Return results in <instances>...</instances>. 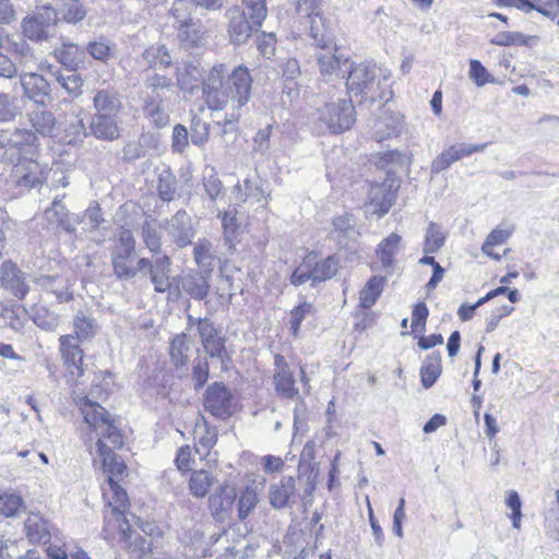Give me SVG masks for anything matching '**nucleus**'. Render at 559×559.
<instances>
[{"label": "nucleus", "mask_w": 559, "mask_h": 559, "mask_svg": "<svg viewBox=\"0 0 559 559\" xmlns=\"http://www.w3.org/2000/svg\"><path fill=\"white\" fill-rule=\"evenodd\" d=\"M252 83L248 68L238 66L229 72L226 64L216 63L202 80V96L212 115L224 112L226 127L240 119L251 98Z\"/></svg>", "instance_id": "f257e3e1"}, {"label": "nucleus", "mask_w": 559, "mask_h": 559, "mask_svg": "<svg viewBox=\"0 0 559 559\" xmlns=\"http://www.w3.org/2000/svg\"><path fill=\"white\" fill-rule=\"evenodd\" d=\"M96 453L104 472L108 474V486L110 491H104V496L107 499L104 515L105 532L109 534L119 532L122 535L128 536V532L130 531V526L126 519L128 496L126 490L115 480V478H119L124 475L127 466L123 461L119 460V456L109 448V445L103 442V440L96 442Z\"/></svg>", "instance_id": "f03ea898"}, {"label": "nucleus", "mask_w": 559, "mask_h": 559, "mask_svg": "<svg viewBox=\"0 0 559 559\" xmlns=\"http://www.w3.org/2000/svg\"><path fill=\"white\" fill-rule=\"evenodd\" d=\"M386 78L382 70L371 62L352 63L346 86L350 94L365 95L371 99H389L390 92L384 91Z\"/></svg>", "instance_id": "7ed1b4c3"}, {"label": "nucleus", "mask_w": 559, "mask_h": 559, "mask_svg": "<svg viewBox=\"0 0 559 559\" xmlns=\"http://www.w3.org/2000/svg\"><path fill=\"white\" fill-rule=\"evenodd\" d=\"M80 411L84 421L98 435L97 442L103 440L105 443V439L108 440L112 451L122 447L123 437L110 414L102 405L85 397L80 403Z\"/></svg>", "instance_id": "20e7f679"}, {"label": "nucleus", "mask_w": 559, "mask_h": 559, "mask_svg": "<svg viewBox=\"0 0 559 559\" xmlns=\"http://www.w3.org/2000/svg\"><path fill=\"white\" fill-rule=\"evenodd\" d=\"M318 120L332 133L348 130L355 121V108L350 100L325 104L318 109Z\"/></svg>", "instance_id": "39448f33"}, {"label": "nucleus", "mask_w": 559, "mask_h": 559, "mask_svg": "<svg viewBox=\"0 0 559 559\" xmlns=\"http://www.w3.org/2000/svg\"><path fill=\"white\" fill-rule=\"evenodd\" d=\"M58 22V13L51 7H44L37 12L24 17L21 26L23 34L31 40H46L51 36V29Z\"/></svg>", "instance_id": "423d86ee"}, {"label": "nucleus", "mask_w": 559, "mask_h": 559, "mask_svg": "<svg viewBox=\"0 0 559 559\" xmlns=\"http://www.w3.org/2000/svg\"><path fill=\"white\" fill-rule=\"evenodd\" d=\"M49 171L47 165H40L37 160L24 158L13 166L11 178L16 186L29 189L41 183Z\"/></svg>", "instance_id": "0eeeda50"}, {"label": "nucleus", "mask_w": 559, "mask_h": 559, "mask_svg": "<svg viewBox=\"0 0 559 559\" xmlns=\"http://www.w3.org/2000/svg\"><path fill=\"white\" fill-rule=\"evenodd\" d=\"M171 262L167 255L158 257L153 262L141 258L138 261L139 271H145L150 275L154 289L158 293H165L171 287L170 282Z\"/></svg>", "instance_id": "6e6552de"}, {"label": "nucleus", "mask_w": 559, "mask_h": 559, "mask_svg": "<svg viewBox=\"0 0 559 559\" xmlns=\"http://www.w3.org/2000/svg\"><path fill=\"white\" fill-rule=\"evenodd\" d=\"M204 407L215 417H229L233 414V395L225 385L215 382L206 390Z\"/></svg>", "instance_id": "1a4fd4ad"}, {"label": "nucleus", "mask_w": 559, "mask_h": 559, "mask_svg": "<svg viewBox=\"0 0 559 559\" xmlns=\"http://www.w3.org/2000/svg\"><path fill=\"white\" fill-rule=\"evenodd\" d=\"M487 147L486 143L483 144H467L457 143L449 146L441 154H439L432 162L431 168L433 173H440L448 169L453 163L468 157L474 153L484 152Z\"/></svg>", "instance_id": "9d476101"}, {"label": "nucleus", "mask_w": 559, "mask_h": 559, "mask_svg": "<svg viewBox=\"0 0 559 559\" xmlns=\"http://www.w3.org/2000/svg\"><path fill=\"white\" fill-rule=\"evenodd\" d=\"M225 16L228 20L227 32L230 41L235 45L243 44L251 35V20L248 21L245 11L239 5L226 10Z\"/></svg>", "instance_id": "9b49d317"}, {"label": "nucleus", "mask_w": 559, "mask_h": 559, "mask_svg": "<svg viewBox=\"0 0 559 559\" xmlns=\"http://www.w3.org/2000/svg\"><path fill=\"white\" fill-rule=\"evenodd\" d=\"M269 501L272 508L280 510L287 508L296 501V486L293 476H283L269 487Z\"/></svg>", "instance_id": "f8f14e48"}, {"label": "nucleus", "mask_w": 559, "mask_h": 559, "mask_svg": "<svg viewBox=\"0 0 559 559\" xmlns=\"http://www.w3.org/2000/svg\"><path fill=\"white\" fill-rule=\"evenodd\" d=\"M0 280L2 287L15 297L22 299L27 295L29 288L25 280V275L11 261L2 263L0 269Z\"/></svg>", "instance_id": "ddd939ff"}, {"label": "nucleus", "mask_w": 559, "mask_h": 559, "mask_svg": "<svg viewBox=\"0 0 559 559\" xmlns=\"http://www.w3.org/2000/svg\"><path fill=\"white\" fill-rule=\"evenodd\" d=\"M368 200L365 205L366 212L380 217L391 209L394 202V195L389 185L374 183L371 185L369 189Z\"/></svg>", "instance_id": "4468645a"}, {"label": "nucleus", "mask_w": 559, "mask_h": 559, "mask_svg": "<svg viewBox=\"0 0 559 559\" xmlns=\"http://www.w3.org/2000/svg\"><path fill=\"white\" fill-rule=\"evenodd\" d=\"M79 341L72 334L62 335L59 338L60 353L64 364L69 367L73 377L83 376L82 361L83 350L79 345Z\"/></svg>", "instance_id": "2eb2a0df"}, {"label": "nucleus", "mask_w": 559, "mask_h": 559, "mask_svg": "<svg viewBox=\"0 0 559 559\" xmlns=\"http://www.w3.org/2000/svg\"><path fill=\"white\" fill-rule=\"evenodd\" d=\"M167 231L171 240L179 247L185 248L194 236L191 217L182 211L177 212L167 223Z\"/></svg>", "instance_id": "dca6fc26"}, {"label": "nucleus", "mask_w": 559, "mask_h": 559, "mask_svg": "<svg viewBox=\"0 0 559 559\" xmlns=\"http://www.w3.org/2000/svg\"><path fill=\"white\" fill-rule=\"evenodd\" d=\"M21 85L24 96L37 105L46 106V99L50 97L49 83L37 73H24L21 75Z\"/></svg>", "instance_id": "f3484780"}, {"label": "nucleus", "mask_w": 559, "mask_h": 559, "mask_svg": "<svg viewBox=\"0 0 559 559\" xmlns=\"http://www.w3.org/2000/svg\"><path fill=\"white\" fill-rule=\"evenodd\" d=\"M197 331L201 337L205 352L211 357L223 359L224 355L226 354L224 340L217 335V331L213 323L209 319L204 318L199 322V328Z\"/></svg>", "instance_id": "a211bd4d"}, {"label": "nucleus", "mask_w": 559, "mask_h": 559, "mask_svg": "<svg viewBox=\"0 0 559 559\" xmlns=\"http://www.w3.org/2000/svg\"><path fill=\"white\" fill-rule=\"evenodd\" d=\"M26 536L33 544H47L51 537V524L39 513H29L25 520Z\"/></svg>", "instance_id": "6ab92c4d"}, {"label": "nucleus", "mask_w": 559, "mask_h": 559, "mask_svg": "<svg viewBox=\"0 0 559 559\" xmlns=\"http://www.w3.org/2000/svg\"><path fill=\"white\" fill-rule=\"evenodd\" d=\"M277 371L274 374V383L276 391L285 397L293 399L298 395L299 391L295 386L294 373L284 361L283 357H275Z\"/></svg>", "instance_id": "aec40b11"}, {"label": "nucleus", "mask_w": 559, "mask_h": 559, "mask_svg": "<svg viewBox=\"0 0 559 559\" xmlns=\"http://www.w3.org/2000/svg\"><path fill=\"white\" fill-rule=\"evenodd\" d=\"M95 115L117 116L122 110L119 94L115 91L100 90L93 98Z\"/></svg>", "instance_id": "412c9836"}, {"label": "nucleus", "mask_w": 559, "mask_h": 559, "mask_svg": "<svg viewBox=\"0 0 559 559\" xmlns=\"http://www.w3.org/2000/svg\"><path fill=\"white\" fill-rule=\"evenodd\" d=\"M200 74L199 66L193 62L179 66L176 70L178 88L183 93L193 94L200 85Z\"/></svg>", "instance_id": "4be33fe9"}, {"label": "nucleus", "mask_w": 559, "mask_h": 559, "mask_svg": "<svg viewBox=\"0 0 559 559\" xmlns=\"http://www.w3.org/2000/svg\"><path fill=\"white\" fill-rule=\"evenodd\" d=\"M178 27V38L188 48L201 47L206 43V32L199 21H190Z\"/></svg>", "instance_id": "5701e85b"}, {"label": "nucleus", "mask_w": 559, "mask_h": 559, "mask_svg": "<svg viewBox=\"0 0 559 559\" xmlns=\"http://www.w3.org/2000/svg\"><path fill=\"white\" fill-rule=\"evenodd\" d=\"M210 272H192L183 276L181 285L182 289L191 297L202 300L209 294Z\"/></svg>", "instance_id": "b1692460"}, {"label": "nucleus", "mask_w": 559, "mask_h": 559, "mask_svg": "<svg viewBox=\"0 0 559 559\" xmlns=\"http://www.w3.org/2000/svg\"><path fill=\"white\" fill-rule=\"evenodd\" d=\"M36 283L44 289L55 294L59 302H66L72 298L70 282L63 276L43 275L36 278Z\"/></svg>", "instance_id": "393cba45"}, {"label": "nucleus", "mask_w": 559, "mask_h": 559, "mask_svg": "<svg viewBox=\"0 0 559 559\" xmlns=\"http://www.w3.org/2000/svg\"><path fill=\"white\" fill-rule=\"evenodd\" d=\"M297 12L305 14L311 19L310 32L316 44L321 48H326L329 45L321 34V29L316 25V19L322 21L321 14L318 10L317 0H298Z\"/></svg>", "instance_id": "a878e982"}, {"label": "nucleus", "mask_w": 559, "mask_h": 559, "mask_svg": "<svg viewBox=\"0 0 559 559\" xmlns=\"http://www.w3.org/2000/svg\"><path fill=\"white\" fill-rule=\"evenodd\" d=\"M91 128L94 135L102 140L112 141L120 135L117 116L95 115Z\"/></svg>", "instance_id": "bb28decb"}, {"label": "nucleus", "mask_w": 559, "mask_h": 559, "mask_svg": "<svg viewBox=\"0 0 559 559\" xmlns=\"http://www.w3.org/2000/svg\"><path fill=\"white\" fill-rule=\"evenodd\" d=\"M264 483L265 479L261 477L258 485H249L240 493L238 499V516L240 520H245L259 503L260 491L262 490Z\"/></svg>", "instance_id": "cd10ccee"}, {"label": "nucleus", "mask_w": 559, "mask_h": 559, "mask_svg": "<svg viewBox=\"0 0 559 559\" xmlns=\"http://www.w3.org/2000/svg\"><path fill=\"white\" fill-rule=\"evenodd\" d=\"M45 218L49 224L61 226L68 233L75 230L76 221L70 218L66 206L58 198H56L51 206L45 211Z\"/></svg>", "instance_id": "c85d7f7f"}, {"label": "nucleus", "mask_w": 559, "mask_h": 559, "mask_svg": "<svg viewBox=\"0 0 559 559\" xmlns=\"http://www.w3.org/2000/svg\"><path fill=\"white\" fill-rule=\"evenodd\" d=\"M55 56L64 67L75 70L84 62L85 49L73 43H64L55 50Z\"/></svg>", "instance_id": "c756f323"}, {"label": "nucleus", "mask_w": 559, "mask_h": 559, "mask_svg": "<svg viewBox=\"0 0 559 559\" xmlns=\"http://www.w3.org/2000/svg\"><path fill=\"white\" fill-rule=\"evenodd\" d=\"M215 483V477L205 469L193 471L188 480L189 492L195 498H204Z\"/></svg>", "instance_id": "7c9ffc66"}, {"label": "nucleus", "mask_w": 559, "mask_h": 559, "mask_svg": "<svg viewBox=\"0 0 559 559\" xmlns=\"http://www.w3.org/2000/svg\"><path fill=\"white\" fill-rule=\"evenodd\" d=\"M74 335L80 341H87L96 335L98 325L93 316L84 310L75 313L73 319Z\"/></svg>", "instance_id": "2f4dec72"}, {"label": "nucleus", "mask_w": 559, "mask_h": 559, "mask_svg": "<svg viewBox=\"0 0 559 559\" xmlns=\"http://www.w3.org/2000/svg\"><path fill=\"white\" fill-rule=\"evenodd\" d=\"M514 231V225H508L506 227L498 226L492 229L487 236L485 242L481 246V252L495 260H500L501 257L492 250L495 246L504 243Z\"/></svg>", "instance_id": "473e14b6"}, {"label": "nucleus", "mask_w": 559, "mask_h": 559, "mask_svg": "<svg viewBox=\"0 0 559 559\" xmlns=\"http://www.w3.org/2000/svg\"><path fill=\"white\" fill-rule=\"evenodd\" d=\"M490 43L497 46H527L534 47L538 43V37L534 35H525L520 32H499Z\"/></svg>", "instance_id": "72a5a7b5"}, {"label": "nucleus", "mask_w": 559, "mask_h": 559, "mask_svg": "<svg viewBox=\"0 0 559 559\" xmlns=\"http://www.w3.org/2000/svg\"><path fill=\"white\" fill-rule=\"evenodd\" d=\"M133 253H126L120 251H114L112 253V266L116 276L119 280H131L139 271L138 264H133Z\"/></svg>", "instance_id": "f704fd0d"}, {"label": "nucleus", "mask_w": 559, "mask_h": 559, "mask_svg": "<svg viewBox=\"0 0 559 559\" xmlns=\"http://www.w3.org/2000/svg\"><path fill=\"white\" fill-rule=\"evenodd\" d=\"M401 242L402 237L392 233L379 243L377 257L383 267H389L393 264L394 257L401 248Z\"/></svg>", "instance_id": "c9c22d12"}, {"label": "nucleus", "mask_w": 559, "mask_h": 559, "mask_svg": "<svg viewBox=\"0 0 559 559\" xmlns=\"http://www.w3.org/2000/svg\"><path fill=\"white\" fill-rule=\"evenodd\" d=\"M82 108L79 106H72L71 114L64 122V132L68 134L69 142L74 140H81L86 135V127L82 117Z\"/></svg>", "instance_id": "e433bc0d"}, {"label": "nucleus", "mask_w": 559, "mask_h": 559, "mask_svg": "<svg viewBox=\"0 0 559 559\" xmlns=\"http://www.w3.org/2000/svg\"><path fill=\"white\" fill-rule=\"evenodd\" d=\"M191 352V346L188 342V336L186 333L177 334L171 343H170V359L171 362L177 367H182L187 364L189 359V355Z\"/></svg>", "instance_id": "4c0bfd02"}, {"label": "nucleus", "mask_w": 559, "mask_h": 559, "mask_svg": "<svg viewBox=\"0 0 559 559\" xmlns=\"http://www.w3.org/2000/svg\"><path fill=\"white\" fill-rule=\"evenodd\" d=\"M441 373L440 353L430 354L420 368V378L423 385L428 389L435 384Z\"/></svg>", "instance_id": "58836bf2"}, {"label": "nucleus", "mask_w": 559, "mask_h": 559, "mask_svg": "<svg viewBox=\"0 0 559 559\" xmlns=\"http://www.w3.org/2000/svg\"><path fill=\"white\" fill-rule=\"evenodd\" d=\"M28 120L34 130L41 135H51L56 128V118L50 111L34 110L28 115Z\"/></svg>", "instance_id": "ea45409f"}, {"label": "nucleus", "mask_w": 559, "mask_h": 559, "mask_svg": "<svg viewBox=\"0 0 559 559\" xmlns=\"http://www.w3.org/2000/svg\"><path fill=\"white\" fill-rule=\"evenodd\" d=\"M143 59L148 68H167L173 62L170 52L164 45H153L145 49Z\"/></svg>", "instance_id": "a19ab883"}, {"label": "nucleus", "mask_w": 559, "mask_h": 559, "mask_svg": "<svg viewBox=\"0 0 559 559\" xmlns=\"http://www.w3.org/2000/svg\"><path fill=\"white\" fill-rule=\"evenodd\" d=\"M382 277H371L359 293V306L369 309L374 305L383 290Z\"/></svg>", "instance_id": "79ce46f5"}, {"label": "nucleus", "mask_w": 559, "mask_h": 559, "mask_svg": "<svg viewBox=\"0 0 559 559\" xmlns=\"http://www.w3.org/2000/svg\"><path fill=\"white\" fill-rule=\"evenodd\" d=\"M312 285L331 278L337 272V262L333 257H329L320 262H313L311 258Z\"/></svg>", "instance_id": "37998d69"}, {"label": "nucleus", "mask_w": 559, "mask_h": 559, "mask_svg": "<svg viewBox=\"0 0 559 559\" xmlns=\"http://www.w3.org/2000/svg\"><path fill=\"white\" fill-rule=\"evenodd\" d=\"M445 234L442 228L431 222L426 230L424 252L426 254L438 252L444 245Z\"/></svg>", "instance_id": "c03bdc74"}, {"label": "nucleus", "mask_w": 559, "mask_h": 559, "mask_svg": "<svg viewBox=\"0 0 559 559\" xmlns=\"http://www.w3.org/2000/svg\"><path fill=\"white\" fill-rule=\"evenodd\" d=\"M20 115H22V108L17 97L0 93V122L12 121Z\"/></svg>", "instance_id": "a18cd8bd"}, {"label": "nucleus", "mask_w": 559, "mask_h": 559, "mask_svg": "<svg viewBox=\"0 0 559 559\" xmlns=\"http://www.w3.org/2000/svg\"><path fill=\"white\" fill-rule=\"evenodd\" d=\"M193 255L197 264L203 267H211L216 259L212 243L207 239H199L195 242Z\"/></svg>", "instance_id": "49530a36"}, {"label": "nucleus", "mask_w": 559, "mask_h": 559, "mask_svg": "<svg viewBox=\"0 0 559 559\" xmlns=\"http://www.w3.org/2000/svg\"><path fill=\"white\" fill-rule=\"evenodd\" d=\"M318 64L322 75H332L336 73L342 66H346L347 59L332 52H322L318 55Z\"/></svg>", "instance_id": "de8ad7c7"}, {"label": "nucleus", "mask_w": 559, "mask_h": 559, "mask_svg": "<svg viewBox=\"0 0 559 559\" xmlns=\"http://www.w3.org/2000/svg\"><path fill=\"white\" fill-rule=\"evenodd\" d=\"M24 509L23 499L14 493L0 496V513L7 518L19 516Z\"/></svg>", "instance_id": "09e8293b"}, {"label": "nucleus", "mask_w": 559, "mask_h": 559, "mask_svg": "<svg viewBox=\"0 0 559 559\" xmlns=\"http://www.w3.org/2000/svg\"><path fill=\"white\" fill-rule=\"evenodd\" d=\"M468 76L478 87L496 83L493 75L488 72L480 61L474 59L469 61Z\"/></svg>", "instance_id": "8fccbe9b"}, {"label": "nucleus", "mask_w": 559, "mask_h": 559, "mask_svg": "<svg viewBox=\"0 0 559 559\" xmlns=\"http://www.w3.org/2000/svg\"><path fill=\"white\" fill-rule=\"evenodd\" d=\"M242 3L249 11L251 23L261 26L267 14L265 0H242Z\"/></svg>", "instance_id": "3c124183"}, {"label": "nucleus", "mask_w": 559, "mask_h": 559, "mask_svg": "<svg viewBox=\"0 0 559 559\" xmlns=\"http://www.w3.org/2000/svg\"><path fill=\"white\" fill-rule=\"evenodd\" d=\"M195 435L198 444L201 445L204 451H209L217 442L216 429L214 427H209L206 423H203V425L197 424Z\"/></svg>", "instance_id": "603ef678"}, {"label": "nucleus", "mask_w": 559, "mask_h": 559, "mask_svg": "<svg viewBox=\"0 0 559 559\" xmlns=\"http://www.w3.org/2000/svg\"><path fill=\"white\" fill-rule=\"evenodd\" d=\"M114 49L115 46L106 39L90 43L86 47L87 52L99 61H107L112 56Z\"/></svg>", "instance_id": "864d4df0"}, {"label": "nucleus", "mask_w": 559, "mask_h": 559, "mask_svg": "<svg viewBox=\"0 0 559 559\" xmlns=\"http://www.w3.org/2000/svg\"><path fill=\"white\" fill-rule=\"evenodd\" d=\"M145 115L151 119V121L157 127L163 128L169 121V116L165 111L160 102H148L145 107Z\"/></svg>", "instance_id": "5fc2aeb1"}, {"label": "nucleus", "mask_w": 559, "mask_h": 559, "mask_svg": "<svg viewBox=\"0 0 559 559\" xmlns=\"http://www.w3.org/2000/svg\"><path fill=\"white\" fill-rule=\"evenodd\" d=\"M192 4L188 0H174L170 9L173 17L177 22V26L187 24L191 19Z\"/></svg>", "instance_id": "6e6d98bb"}, {"label": "nucleus", "mask_w": 559, "mask_h": 559, "mask_svg": "<svg viewBox=\"0 0 559 559\" xmlns=\"http://www.w3.org/2000/svg\"><path fill=\"white\" fill-rule=\"evenodd\" d=\"M58 83L66 90V92L72 97H79L82 93L83 81L80 75L75 73H69L67 75L59 74L57 76Z\"/></svg>", "instance_id": "4d7b16f0"}, {"label": "nucleus", "mask_w": 559, "mask_h": 559, "mask_svg": "<svg viewBox=\"0 0 559 559\" xmlns=\"http://www.w3.org/2000/svg\"><path fill=\"white\" fill-rule=\"evenodd\" d=\"M158 194L162 200L170 201L175 194V177L168 170H163L158 177Z\"/></svg>", "instance_id": "13d9d810"}, {"label": "nucleus", "mask_w": 559, "mask_h": 559, "mask_svg": "<svg viewBox=\"0 0 559 559\" xmlns=\"http://www.w3.org/2000/svg\"><path fill=\"white\" fill-rule=\"evenodd\" d=\"M312 311V304L304 301L299 306L295 307L290 311V331L296 336L298 334L300 324L307 314H310Z\"/></svg>", "instance_id": "bf43d9fd"}, {"label": "nucleus", "mask_w": 559, "mask_h": 559, "mask_svg": "<svg viewBox=\"0 0 559 559\" xmlns=\"http://www.w3.org/2000/svg\"><path fill=\"white\" fill-rule=\"evenodd\" d=\"M8 141L13 146H35L37 143V136L29 130L15 129Z\"/></svg>", "instance_id": "052dcab7"}, {"label": "nucleus", "mask_w": 559, "mask_h": 559, "mask_svg": "<svg viewBox=\"0 0 559 559\" xmlns=\"http://www.w3.org/2000/svg\"><path fill=\"white\" fill-rule=\"evenodd\" d=\"M62 17L68 23H78L82 21L86 14L83 5L79 2L69 1L64 4L62 11Z\"/></svg>", "instance_id": "680f3d73"}, {"label": "nucleus", "mask_w": 559, "mask_h": 559, "mask_svg": "<svg viewBox=\"0 0 559 559\" xmlns=\"http://www.w3.org/2000/svg\"><path fill=\"white\" fill-rule=\"evenodd\" d=\"M221 491L219 496H212L210 501L212 507L223 511L231 507L236 495L234 488H228L227 486H222Z\"/></svg>", "instance_id": "e2e57ef3"}, {"label": "nucleus", "mask_w": 559, "mask_h": 559, "mask_svg": "<svg viewBox=\"0 0 559 559\" xmlns=\"http://www.w3.org/2000/svg\"><path fill=\"white\" fill-rule=\"evenodd\" d=\"M292 284L298 286L307 283L308 281L312 282V270H311V257H308L301 265H299L290 277Z\"/></svg>", "instance_id": "0e129e2a"}, {"label": "nucleus", "mask_w": 559, "mask_h": 559, "mask_svg": "<svg viewBox=\"0 0 559 559\" xmlns=\"http://www.w3.org/2000/svg\"><path fill=\"white\" fill-rule=\"evenodd\" d=\"M34 322L37 326L46 331H53L58 326V317L45 309H39L35 313Z\"/></svg>", "instance_id": "69168bd1"}, {"label": "nucleus", "mask_w": 559, "mask_h": 559, "mask_svg": "<svg viewBox=\"0 0 559 559\" xmlns=\"http://www.w3.org/2000/svg\"><path fill=\"white\" fill-rule=\"evenodd\" d=\"M209 140V126L199 120L192 121L191 141L194 145L202 146Z\"/></svg>", "instance_id": "338daca9"}, {"label": "nucleus", "mask_w": 559, "mask_h": 559, "mask_svg": "<svg viewBox=\"0 0 559 559\" xmlns=\"http://www.w3.org/2000/svg\"><path fill=\"white\" fill-rule=\"evenodd\" d=\"M103 221L100 207L98 204H94L86 209L82 222L86 225L87 229L93 230L96 229Z\"/></svg>", "instance_id": "774afa93"}]
</instances>
